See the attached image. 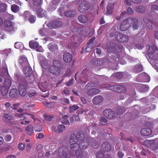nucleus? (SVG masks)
Returning a JSON list of instances; mask_svg holds the SVG:
<instances>
[{
	"label": "nucleus",
	"instance_id": "412c9836",
	"mask_svg": "<svg viewBox=\"0 0 158 158\" xmlns=\"http://www.w3.org/2000/svg\"><path fill=\"white\" fill-rule=\"evenodd\" d=\"M103 100V98L102 96H97L93 98L92 102L94 104L98 105L102 102Z\"/></svg>",
	"mask_w": 158,
	"mask_h": 158
},
{
	"label": "nucleus",
	"instance_id": "49530a36",
	"mask_svg": "<svg viewBox=\"0 0 158 158\" xmlns=\"http://www.w3.org/2000/svg\"><path fill=\"white\" fill-rule=\"evenodd\" d=\"M43 105L45 106L48 108H51L53 107L54 105L53 102H44Z\"/></svg>",
	"mask_w": 158,
	"mask_h": 158
},
{
	"label": "nucleus",
	"instance_id": "0eeeda50",
	"mask_svg": "<svg viewBox=\"0 0 158 158\" xmlns=\"http://www.w3.org/2000/svg\"><path fill=\"white\" fill-rule=\"evenodd\" d=\"M115 37L117 40L121 43L127 42L129 40L128 36L118 32L115 33Z\"/></svg>",
	"mask_w": 158,
	"mask_h": 158
},
{
	"label": "nucleus",
	"instance_id": "6ab92c4d",
	"mask_svg": "<svg viewBox=\"0 0 158 158\" xmlns=\"http://www.w3.org/2000/svg\"><path fill=\"white\" fill-rule=\"evenodd\" d=\"M78 19L81 23H85L88 22L89 18L87 15L81 14L78 17Z\"/></svg>",
	"mask_w": 158,
	"mask_h": 158
},
{
	"label": "nucleus",
	"instance_id": "7c9ffc66",
	"mask_svg": "<svg viewBox=\"0 0 158 158\" xmlns=\"http://www.w3.org/2000/svg\"><path fill=\"white\" fill-rule=\"evenodd\" d=\"M143 70V68L141 64H137L136 65L133 69L134 71L137 73L142 71Z\"/></svg>",
	"mask_w": 158,
	"mask_h": 158
},
{
	"label": "nucleus",
	"instance_id": "dca6fc26",
	"mask_svg": "<svg viewBox=\"0 0 158 158\" xmlns=\"http://www.w3.org/2000/svg\"><path fill=\"white\" fill-rule=\"evenodd\" d=\"M72 58V55L68 52H65L63 55V59L66 63H69L71 62Z\"/></svg>",
	"mask_w": 158,
	"mask_h": 158
},
{
	"label": "nucleus",
	"instance_id": "774afa93",
	"mask_svg": "<svg viewBox=\"0 0 158 158\" xmlns=\"http://www.w3.org/2000/svg\"><path fill=\"white\" fill-rule=\"evenodd\" d=\"M151 9L153 11L158 10V6L155 5H152V6Z\"/></svg>",
	"mask_w": 158,
	"mask_h": 158
},
{
	"label": "nucleus",
	"instance_id": "7ed1b4c3",
	"mask_svg": "<svg viewBox=\"0 0 158 158\" xmlns=\"http://www.w3.org/2000/svg\"><path fill=\"white\" fill-rule=\"evenodd\" d=\"M85 138H87L85 137L84 133L82 131L77 132L76 135L75 134H72L70 135V145L72 144V143H77L81 140L85 139Z\"/></svg>",
	"mask_w": 158,
	"mask_h": 158
},
{
	"label": "nucleus",
	"instance_id": "2f4dec72",
	"mask_svg": "<svg viewBox=\"0 0 158 158\" xmlns=\"http://www.w3.org/2000/svg\"><path fill=\"white\" fill-rule=\"evenodd\" d=\"M12 84L11 80L9 79L6 78L5 79L3 83V86L10 89Z\"/></svg>",
	"mask_w": 158,
	"mask_h": 158
},
{
	"label": "nucleus",
	"instance_id": "a211bd4d",
	"mask_svg": "<svg viewBox=\"0 0 158 158\" xmlns=\"http://www.w3.org/2000/svg\"><path fill=\"white\" fill-rule=\"evenodd\" d=\"M35 12L38 18H42L45 15L46 12L42 8H39L36 10Z\"/></svg>",
	"mask_w": 158,
	"mask_h": 158
},
{
	"label": "nucleus",
	"instance_id": "1a4fd4ad",
	"mask_svg": "<svg viewBox=\"0 0 158 158\" xmlns=\"http://www.w3.org/2000/svg\"><path fill=\"white\" fill-rule=\"evenodd\" d=\"M130 18H126L121 23L120 25V29L122 31L127 30L131 26L130 25Z\"/></svg>",
	"mask_w": 158,
	"mask_h": 158
},
{
	"label": "nucleus",
	"instance_id": "bf43d9fd",
	"mask_svg": "<svg viewBox=\"0 0 158 158\" xmlns=\"http://www.w3.org/2000/svg\"><path fill=\"white\" fill-rule=\"evenodd\" d=\"M144 46L143 43L141 44L138 43L135 45V47L139 49H141L143 48Z\"/></svg>",
	"mask_w": 158,
	"mask_h": 158
},
{
	"label": "nucleus",
	"instance_id": "69168bd1",
	"mask_svg": "<svg viewBox=\"0 0 158 158\" xmlns=\"http://www.w3.org/2000/svg\"><path fill=\"white\" fill-rule=\"evenodd\" d=\"M73 78L71 79L66 83V85L69 86H71L73 83Z\"/></svg>",
	"mask_w": 158,
	"mask_h": 158
},
{
	"label": "nucleus",
	"instance_id": "37998d69",
	"mask_svg": "<svg viewBox=\"0 0 158 158\" xmlns=\"http://www.w3.org/2000/svg\"><path fill=\"white\" fill-rule=\"evenodd\" d=\"M145 9L144 7L140 6H137L135 8V10L137 12L140 13L143 12L145 11Z\"/></svg>",
	"mask_w": 158,
	"mask_h": 158
},
{
	"label": "nucleus",
	"instance_id": "72a5a7b5",
	"mask_svg": "<svg viewBox=\"0 0 158 158\" xmlns=\"http://www.w3.org/2000/svg\"><path fill=\"white\" fill-rule=\"evenodd\" d=\"M97 86V84L95 82H90L88 83L85 86L86 89H94Z\"/></svg>",
	"mask_w": 158,
	"mask_h": 158
},
{
	"label": "nucleus",
	"instance_id": "c85d7f7f",
	"mask_svg": "<svg viewBox=\"0 0 158 158\" xmlns=\"http://www.w3.org/2000/svg\"><path fill=\"white\" fill-rule=\"evenodd\" d=\"M8 73L7 66L6 67H2L1 69V72L0 74V76L2 78L8 75Z\"/></svg>",
	"mask_w": 158,
	"mask_h": 158
},
{
	"label": "nucleus",
	"instance_id": "39448f33",
	"mask_svg": "<svg viewBox=\"0 0 158 158\" xmlns=\"http://www.w3.org/2000/svg\"><path fill=\"white\" fill-rule=\"evenodd\" d=\"M91 8V5L85 1L81 2L78 7V10L81 13L85 12Z\"/></svg>",
	"mask_w": 158,
	"mask_h": 158
},
{
	"label": "nucleus",
	"instance_id": "2eb2a0df",
	"mask_svg": "<svg viewBox=\"0 0 158 158\" xmlns=\"http://www.w3.org/2000/svg\"><path fill=\"white\" fill-rule=\"evenodd\" d=\"M77 11L73 10H68L64 12V15L67 17L73 18L77 15Z\"/></svg>",
	"mask_w": 158,
	"mask_h": 158
},
{
	"label": "nucleus",
	"instance_id": "f704fd0d",
	"mask_svg": "<svg viewBox=\"0 0 158 158\" xmlns=\"http://www.w3.org/2000/svg\"><path fill=\"white\" fill-rule=\"evenodd\" d=\"M18 93L16 89H13L10 90L9 95L11 98H14L17 96Z\"/></svg>",
	"mask_w": 158,
	"mask_h": 158
},
{
	"label": "nucleus",
	"instance_id": "9b49d317",
	"mask_svg": "<svg viewBox=\"0 0 158 158\" xmlns=\"http://www.w3.org/2000/svg\"><path fill=\"white\" fill-rule=\"evenodd\" d=\"M13 23L10 21L6 20L4 21V26L8 32H12L15 31V29L13 26Z\"/></svg>",
	"mask_w": 158,
	"mask_h": 158
},
{
	"label": "nucleus",
	"instance_id": "603ef678",
	"mask_svg": "<svg viewBox=\"0 0 158 158\" xmlns=\"http://www.w3.org/2000/svg\"><path fill=\"white\" fill-rule=\"evenodd\" d=\"M97 158H104V154L101 151H98L96 153Z\"/></svg>",
	"mask_w": 158,
	"mask_h": 158
},
{
	"label": "nucleus",
	"instance_id": "20e7f679",
	"mask_svg": "<svg viewBox=\"0 0 158 158\" xmlns=\"http://www.w3.org/2000/svg\"><path fill=\"white\" fill-rule=\"evenodd\" d=\"M149 52L148 53L149 57L152 59L158 60V49L154 44H151L149 46Z\"/></svg>",
	"mask_w": 158,
	"mask_h": 158
},
{
	"label": "nucleus",
	"instance_id": "13d9d810",
	"mask_svg": "<svg viewBox=\"0 0 158 158\" xmlns=\"http://www.w3.org/2000/svg\"><path fill=\"white\" fill-rule=\"evenodd\" d=\"M25 144L22 143H20L18 145V148L21 151H23L25 148Z\"/></svg>",
	"mask_w": 158,
	"mask_h": 158
},
{
	"label": "nucleus",
	"instance_id": "f03ea898",
	"mask_svg": "<svg viewBox=\"0 0 158 158\" xmlns=\"http://www.w3.org/2000/svg\"><path fill=\"white\" fill-rule=\"evenodd\" d=\"M89 145V140L88 139L85 138L81 140L77 143H73L70 145V147L73 151H76L78 150L85 149Z\"/></svg>",
	"mask_w": 158,
	"mask_h": 158
},
{
	"label": "nucleus",
	"instance_id": "0e129e2a",
	"mask_svg": "<svg viewBox=\"0 0 158 158\" xmlns=\"http://www.w3.org/2000/svg\"><path fill=\"white\" fill-rule=\"evenodd\" d=\"M92 147L94 149H96L98 148L99 147V144L98 143H95L94 142V143H93V142H92Z\"/></svg>",
	"mask_w": 158,
	"mask_h": 158
},
{
	"label": "nucleus",
	"instance_id": "09e8293b",
	"mask_svg": "<svg viewBox=\"0 0 158 158\" xmlns=\"http://www.w3.org/2000/svg\"><path fill=\"white\" fill-rule=\"evenodd\" d=\"M100 122L103 125H106L107 124V120L104 117H101L100 118Z\"/></svg>",
	"mask_w": 158,
	"mask_h": 158
},
{
	"label": "nucleus",
	"instance_id": "c03bdc74",
	"mask_svg": "<svg viewBox=\"0 0 158 158\" xmlns=\"http://www.w3.org/2000/svg\"><path fill=\"white\" fill-rule=\"evenodd\" d=\"M125 108L123 107H119L117 110V113L118 114H122L125 111Z\"/></svg>",
	"mask_w": 158,
	"mask_h": 158
},
{
	"label": "nucleus",
	"instance_id": "4c0bfd02",
	"mask_svg": "<svg viewBox=\"0 0 158 158\" xmlns=\"http://www.w3.org/2000/svg\"><path fill=\"white\" fill-rule=\"evenodd\" d=\"M9 89L7 88V87L2 86L1 87V91L2 94V95H6L8 93V91Z\"/></svg>",
	"mask_w": 158,
	"mask_h": 158
},
{
	"label": "nucleus",
	"instance_id": "4468645a",
	"mask_svg": "<svg viewBox=\"0 0 158 158\" xmlns=\"http://www.w3.org/2000/svg\"><path fill=\"white\" fill-rule=\"evenodd\" d=\"M19 92L22 96H24L27 93L26 86L24 84H20L18 87Z\"/></svg>",
	"mask_w": 158,
	"mask_h": 158
},
{
	"label": "nucleus",
	"instance_id": "393cba45",
	"mask_svg": "<svg viewBox=\"0 0 158 158\" xmlns=\"http://www.w3.org/2000/svg\"><path fill=\"white\" fill-rule=\"evenodd\" d=\"M76 154L77 158H83L85 156H86L87 153L84 151H83L81 150H78L76 151Z\"/></svg>",
	"mask_w": 158,
	"mask_h": 158
},
{
	"label": "nucleus",
	"instance_id": "5701e85b",
	"mask_svg": "<svg viewBox=\"0 0 158 158\" xmlns=\"http://www.w3.org/2000/svg\"><path fill=\"white\" fill-rule=\"evenodd\" d=\"M114 4L112 3L109 4L107 6L106 10L104 12V14L106 15H110L112 12Z\"/></svg>",
	"mask_w": 158,
	"mask_h": 158
},
{
	"label": "nucleus",
	"instance_id": "a18cd8bd",
	"mask_svg": "<svg viewBox=\"0 0 158 158\" xmlns=\"http://www.w3.org/2000/svg\"><path fill=\"white\" fill-rule=\"evenodd\" d=\"M7 5L4 3L0 4V12H3L5 11L7 9Z\"/></svg>",
	"mask_w": 158,
	"mask_h": 158
},
{
	"label": "nucleus",
	"instance_id": "e2e57ef3",
	"mask_svg": "<svg viewBox=\"0 0 158 158\" xmlns=\"http://www.w3.org/2000/svg\"><path fill=\"white\" fill-rule=\"evenodd\" d=\"M95 37H93L91 38L88 41L87 43V44H90V45H91L93 46V45L94 44L93 41L95 39Z\"/></svg>",
	"mask_w": 158,
	"mask_h": 158
},
{
	"label": "nucleus",
	"instance_id": "bb28decb",
	"mask_svg": "<svg viewBox=\"0 0 158 158\" xmlns=\"http://www.w3.org/2000/svg\"><path fill=\"white\" fill-rule=\"evenodd\" d=\"M118 87H119V85L112 86H110L109 85H107L105 88L106 89L118 92Z\"/></svg>",
	"mask_w": 158,
	"mask_h": 158
},
{
	"label": "nucleus",
	"instance_id": "a878e982",
	"mask_svg": "<svg viewBox=\"0 0 158 158\" xmlns=\"http://www.w3.org/2000/svg\"><path fill=\"white\" fill-rule=\"evenodd\" d=\"M93 65L95 66H98L103 64V61L102 59L100 58L94 59L92 61Z\"/></svg>",
	"mask_w": 158,
	"mask_h": 158
},
{
	"label": "nucleus",
	"instance_id": "423d86ee",
	"mask_svg": "<svg viewBox=\"0 0 158 158\" xmlns=\"http://www.w3.org/2000/svg\"><path fill=\"white\" fill-rule=\"evenodd\" d=\"M59 154L61 158H70L68 149L65 146H62L60 148Z\"/></svg>",
	"mask_w": 158,
	"mask_h": 158
},
{
	"label": "nucleus",
	"instance_id": "4d7b16f0",
	"mask_svg": "<svg viewBox=\"0 0 158 158\" xmlns=\"http://www.w3.org/2000/svg\"><path fill=\"white\" fill-rule=\"evenodd\" d=\"M141 75H143L144 77V79H146L145 80V82H149L150 80V77L146 73H143V74H142Z\"/></svg>",
	"mask_w": 158,
	"mask_h": 158
},
{
	"label": "nucleus",
	"instance_id": "864d4df0",
	"mask_svg": "<svg viewBox=\"0 0 158 158\" xmlns=\"http://www.w3.org/2000/svg\"><path fill=\"white\" fill-rule=\"evenodd\" d=\"M3 117L6 119L11 120L13 119L14 117L11 115L9 114H5L3 115Z\"/></svg>",
	"mask_w": 158,
	"mask_h": 158
},
{
	"label": "nucleus",
	"instance_id": "f3484780",
	"mask_svg": "<svg viewBox=\"0 0 158 158\" xmlns=\"http://www.w3.org/2000/svg\"><path fill=\"white\" fill-rule=\"evenodd\" d=\"M23 71L26 77H27L33 76V71L31 68L28 66H26L23 69Z\"/></svg>",
	"mask_w": 158,
	"mask_h": 158
},
{
	"label": "nucleus",
	"instance_id": "6e6d98bb",
	"mask_svg": "<svg viewBox=\"0 0 158 158\" xmlns=\"http://www.w3.org/2000/svg\"><path fill=\"white\" fill-rule=\"evenodd\" d=\"M146 25L148 28L149 29H152V23L151 21L148 20L146 23Z\"/></svg>",
	"mask_w": 158,
	"mask_h": 158
},
{
	"label": "nucleus",
	"instance_id": "ddd939ff",
	"mask_svg": "<svg viewBox=\"0 0 158 158\" xmlns=\"http://www.w3.org/2000/svg\"><path fill=\"white\" fill-rule=\"evenodd\" d=\"M103 115L109 119H112L114 116L115 114L110 109H106L103 112Z\"/></svg>",
	"mask_w": 158,
	"mask_h": 158
},
{
	"label": "nucleus",
	"instance_id": "6e6552de",
	"mask_svg": "<svg viewBox=\"0 0 158 158\" xmlns=\"http://www.w3.org/2000/svg\"><path fill=\"white\" fill-rule=\"evenodd\" d=\"M62 25V22L59 19L56 20L52 22L48 23L46 24L47 27L50 29L59 28Z\"/></svg>",
	"mask_w": 158,
	"mask_h": 158
},
{
	"label": "nucleus",
	"instance_id": "680f3d73",
	"mask_svg": "<svg viewBox=\"0 0 158 158\" xmlns=\"http://www.w3.org/2000/svg\"><path fill=\"white\" fill-rule=\"evenodd\" d=\"M61 122L62 123L68 125H69L70 124L69 121L67 119L62 120Z\"/></svg>",
	"mask_w": 158,
	"mask_h": 158
},
{
	"label": "nucleus",
	"instance_id": "8fccbe9b",
	"mask_svg": "<svg viewBox=\"0 0 158 158\" xmlns=\"http://www.w3.org/2000/svg\"><path fill=\"white\" fill-rule=\"evenodd\" d=\"M79 108V107L76 105H73L69 107V112L70 113L73 112V110H76L78 109Z\"/></svg>",
	"mask_w": 158,
	"mask_h": 158
},
{
	"label": "nucleus",
	"instance_id": "58836bf2",
	"mask_svg": "<svg viewBox=\"0 0 158 158\" xmlns=\"http://www.w3.org/2000/svg\"><path fill=\"white\" fill-rule=\"evenodd\" d=\"M32 3L34 6H38L42 4L43 1L42 0H33Z\"/></svg>",
	"mask_w": 158,
	"mask_h": 158
},
{
	"label": "nucleus",
	"instance_id": "de8ad7c7",
	"mask_svg": "<svg viewBox=\"0 0 158 158\" xmlns=\"http://www.w3.org/2000/svg\"><path fill=\"white\" fill-rule=\"evenodd\" d=\"M118 92L122 93H124L126 92V89L125 87L122 85H119V87H118Z\"/></svg>",
	"mask_w": 158,
	"mask_h": 158
},
{
	"label": "nucleus",
	"instance_id": "cd10ccee",
	"mask_svg": "<svg viewBox=\"0 0 158 158\" xmlns=\"http://www.w3.org/2000/svg\"><path fill=\"white\" fill-rule=\"evenodd\" d=\"M26 133L29 135H31L34 132L33 127L32 125H29L25 129Z\"/></svg>",
	"mask_w": 158,
	"mask_h": 158
},
{
	"label": "nucleus",
	"instance_id": "ea45409f",
	"mask_svg": "<svg viewBox=\"0 0 158 158\" xmlns=\"http://www.w3.org/2000/svg\"><path fill=\"white\" fill-rule=\"evenodd\" d=\"M109 26H108V24H106L104 25H102L100 26L99 29L98 31V32L99 33L100 32V34H101L102 32L103 31L105 28L108 29L110 28Z\"/></svg>",
	"mask_w": 158,
	"mask_h": 158
},
{
	"label": "nucleus",
	"instance_id": "473e14b6",
	"mask_svg": "<svg viewBox=\"0 0 158 158\" xmlns=\"http://www.w3.org/2000/svg\"><path fill=\"white\" fill-rule=\"evenodd\" d=\"M39 45V43L36 41H30L29 42V47L31 49H36Z\"/></svg>",
	"mask_w": 158,
	"mask_h": 158
},
{
	"label": "nucleus",
	"instance_id": "f8f14e48",
	"mask_svg": "<svg viewBox=\"0 0 158 158\" xmlns=\"http://www.w3.org/2000/svg\"><path fill=\"white\" fill-rule=\"evenodd\" d=\"M130 25H132V27L134 30H136L138 29L139 27V19L135 18H130Z\"/></svg>",
	"mask_w": 158,
	"mask_h": 158
},
{
	"label": "nucleus",
	"instance_id": "9d476101",
	"mask_svg": "<svg viewBox=\"0 0 158 158\" xmlns=\"http://www.w3.org/2000/svg\"><path fill=\"white\" fill-rule=\"evenodd\" d=\"M23 15L25 21L28 20L31 23H33L35 22L36 16L30 15V12L28 11H25Z\"/></svg>",
	"mask_w": 158,
	"mask_h": 158
},
{
	"label": "nucleus",
	"instance_id": "5fc2aeb1",
	"mask_svg": "<svg viewBox=\"0 0 158 158\" xmlns=\"http://www.w3.org/2000/svg\"><path fill=\"white\" fill-rule=\"evenodd\" d=\"M85 69H84L82 72L81 73V76H84V80L85 81H87L88 80V76H87V75L86 73H85Z\"/></svg>",
	"mask_w": 158,
	"mask_h": 158
},
{
	"label": "nucleus",
	"instance_id": "e433bc0d",
	"mask_svg": "<svg viewBox=\"0 0 158 158\" xmlns=\"http://www.w3.org/2000/svg\"><path fill=\"white\" fill-rule=\"evenodd\" d=\"M40 63L41 67L44 69H46L48 66V62L45 58L40 60Z\"/></svg>",
	"mask_w": 158,
	"mask_h": 158
},
{
	"label": "nucleus",
	"instance_id": "79ce46f5",
	"mask_svg": "<svg viewBox=\"0 0 158 158\" xmlns=\"http://www.w3.org/2000/svg\"><path fill=\"white\" fill-rule=\"evenodd\" d=\"M44 117L45 118V120L48 122H50L52 120V119L54 118V116L52 115H49L46 114L44 115Z\"/></svg>",
	"mask_w": 158,
	"mask_h": 158
},
{
	"label": "nucleus",
	"instance_id": "c756f323",
	"mask_svg": "<svg viewBox=\"0 0 158 158\" xmlns=\"http://www.w3.org/2000/svg\"><path fill=\"white\" fill-rule=\"evenodd\" d=\"M102 147L105 148L106 152H109L110 151L111 147L110 143L108 142H104L102 144Z\"/></svg>",
	"mask_w": 158,
	"mask_h": 158
},
{
	"label": "nucleus",
	"instance_id": "aec40b11",
	"mask_svg": "<svg viewBox=\"0 0 158 158\" xmlns=\"http://www.w3.org/2000/svg\"><path fill=\"white\" fill-rule=\"evenodd\" d=\"M92 45L87 44L86 45L82 47L81 53V54H83L84 53H85L90 52L92 51Z\"/></svg>",
	"mask_w": 158,
	"mask_h": 158
},
{
	"label": "nucleus",
	"instance_id": "3c124183",
	"mask_svg": "<svg viewBox=\"0 0 158 158\" xmlns=\"http://www.w3.org/2000/svg\"><path fill=\"white\" fill-rule=\"evenodd\" d=\"M136 85L142 87L145 91H147L149 89V87L147 85H142L140 84L137 83L136 84Z\"/></svg>",
	"mask_w": 158,
	"mask_h": 158
},
{
	"label": "nucleus",
	"instance_id": "c9c22d12",
	"mask_svg": "<svg viewBox=\"0 0 158 158\" xmlns=\"http://www.w3.org/2000/svg\"><path fill=\"white\" fill-rule=\"evenodd\" d=\"M11 9L13 12L17 13L19 11V7L16 4H12L11 6Z\"/></svg>",
	"mask_w": 158,
	"mask_h": 158
},
{
	"label": "nucleus",
	"instance_id": "052dcab7",
	"mask_svg": "<svg viewBox=\"0 0 158 158\" xmlns=\"http://www.w3.org/2000/svg\"><path fill=\"white\" fill-rule=\"evenodd\" d=\"M89 89L87 91V94L89 96H94V90L93 89Z\"/></svg>",
	"mask_w": 158,
	"mask_h": 158
},
{
	"label": "nucleus",
	"instance_id": "4be33fe9",
	"mask_svg": "<svg viewBox=\"0 0 158 158\" xmlns=\"http://www.w3.org/2000/svg\"><path fill=\"white\" fill-rule=\"evenodd\" d=\"M141 134L144 136H148L150 135L152 133V131L150 128H144L140 131Z\"/></svg>",
	"mask_w": 158,
	"mask_h": 158
},
{
	"label": "nucleus",
	"instance_id": "b1692460",
	"mask_svg": "<svg viewBox=\"0 0 158 158\" xmlns=\"http://www.w3.org/2000/svg\"><path fill=\"white\" fill-rule=\"evenodd\" d=\"M19 63L23 67L28 65V63L27 59L25 57H21L19 59Z\"/></svg>",
	"mask_w": 158,
	"mask_h": 158
},
{
	"label": "nucleus",
	"instance_id": "f257e3e1",
	"mask_svg": "<svg viewBox=\"0 0 158 158\" xmlns=\"http://www.w3.org/2000/svg\"><path fill=\"white\" fill-rule=\"evenodd\" d=\"M60 61L57 60H54L52 61V64L48 68V71L55 76L60 75L61 73V67Z\"/></svg>",
	"mask_w": 158,
	"mask_h": 158
},
{
	"label": "nucleus",
	"instance_id": "338daca9",
	"mask_svg": "<svg viewBox=\"0 0 158 158\" xmlns=\"http://www.w3.org/2000/svg\"><path fill=\"white\" fill-rule=\"evenodd\" d=\"M70 90V89L69 88H67L63 90L62 91V93L66 95H68L69 94Z\"/></svg>",
	"mask_w": 158,
	"mask_h": 158
},
{
	"label": "nucleus",
	"instance_id": "a19ab883",
	"mask_svg": "<svg viewBox=\"0 0 158 158\" xmlns=\"http://www.w3.org/2000/svg\"><path fill=\"white\" fill-rule=\"evenodd\" d=\"M65 129V127L63 125H60L57 127V129L56 131L57 133L61 132Z\"/></svg>",
	"mask_w": 158,
	"mask_h": 158
}]
</instances>
